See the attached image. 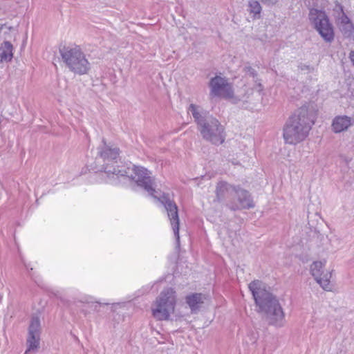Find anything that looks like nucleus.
<instances>
[{"instance_id":"nucleus-24","label":"nucleus","mask_w":354,"mask_h":354,"mask_svg":"<svg viewBox=\"0 0 354 354\" xmlns=\"http://www.w3.org/2000/svg\"><path fill=\"white\" fill-rule=\"evenodd\" d=\"M350 28L347 25L343 24L342 25V31L345 34L348 35V33L349 32Z\"/></svg>"},{"instance_id":"nucleus-23","label":"nucleus","mask_w":354,"mask_h":354,"mask_svg":"<svg viewBox=\"0 0 354 354\" xmlns=\"http://www.w3.org/2000/svg\"><path fill=\"white\" fill-rule=\"evenodd\" d=\"M349 32L348 33V37H354V24L352 23L349 25Z\"/></svg>"},{"instance_id":"nucleus-5","label":"nucleus","mask_w":354,"mask_h":354,"mask_svg":"<svg viewBox=\"0 0 354 354\" xmlns=\"http://www.w3.org/2000/svg\"><path fill=\"white\" fill-rule=\"evenodd\" d=\"M189 110L192 112L197 124L201 126L200 131L203 138L214 145H221L224 142V128L217 119L212 118L209 122L202 123V116L198 107L194 104H191Z\"/></svg>"},{"instance_id":"nucleus-3","label":"nucleus","mask_w":354,"mask_h":354,"mask_svg":"<svg viewBox=\"0 0 354 354\" xmlns=\"http://www.w3.org/2000/svg\"><path fill=\"white\" fill-rule=\"evenodd\" d=\"M314 119L308 115L306 108L301 107L290 118L283 129V138L289 144H297L308 135Z\"/></svg>"},{"instance_id":"nucleus-21","label":"nucleus","mask_w":354,"mask_h":354,"mask_svg":"<svg viewBox=\"0 0 354 354\" xmlns=\"http://www.w3.org/2000/svg\"><path fill=\"white\" fill-rule=\"evenodd\" d=\"M264 5L267 6H272L279 1V0H260Z\"/></svg>"},{"instance_id":"nucleus-4","label":"nucleus","mask_w":354,"mask_h":354,"mask_svg":"<svg viewBox=\"0 0 354 354\" xmlns=\"http://www.w3.org/2000/svg\"><path fill=\"white\" fill-rule=\"evenodd\" d=\"M59 53L64 63L74 73L84 75L90 70V63L80 46H64L59 48Z\"/></svg>"},{"instance_id":"nucleus-20","label":"nucleus","mask_w":354,"mask_h":354,"mask_svg":"<svg viewBox=\"0 0 354 354\" xmlns=\"http://www.w3.org/2000/svg\"><path fill=\"white\" fill-rule=\"evenodd\" d=\"M335 11L337 12H340L341 14H343V12H345L344 6L338 1H336V3H335Z\"/></svg>"},{"instance_id":"nucleus-6","label":"nucleus","mask_w":354,"mask_h":354,"mask_svg":"<svg viewBox=\"0 0 354 354\" xmlns=\"http://www.w3.org/2000/svg\"><path fill=\"white\" fill-rule=\"evenodd\" d=\"M308 19L313 28L325 42L333 41L335 36V28L324 10L310 9Z\"/></svg>"},{"instance_id":"nucleus-7","label":"nucleus","mask_w":354,"mask_h":354,"mask_svg":"<svg viewBox=\"0 0 354 354\" xmlns=\"http://www.w3.org/2000/svg\"><path fill=\"white\" fill-rule=\"evenodd\" d=\"M176 301V291L173 288L164 290L151 307L153 317L157 320H168L175 312Z\"/></svg>"},{"instance_id":"nucleus-22","label":"nucleus","mask_w":354,"mask_h":354,"mask_svg":"<svg viewBox=\"0 0 354 354\" xmlns=\"http://www.w3.org/2000/svg\"><path fill=\"white\" fill-rule=\"evenodd\" d=\"M227 91L228 90H218V89L212 90V91L211 93V95L212 96L224 95H225V92Z\"/></svg>"},{"instance_id":"nucleus-10","label":"nucleus","mask_w":354,"mask_h":354,"mask_svg":"<svg viewBox=\"0 0 354 354\" xmlns=\"http://www.w3.org/2000/svg\"><path fill=\"white\" fill-rule=\"evenodd\" d=\"M206 297L201 293H192L185 297V301L192 312L198 310L204 303Z\"/></svg>"},{"instance_id":"nucleus-8","label":"nucleus","mask_w":354,"mask_h":354,"mask_svg":"<svg viewBox=\"0 0 354 354\" xmlns=\"http://www.w3.org/2000/svg\"><path fill=\"white\" fill-rule=\"evenodd\" d=\"M324 263L322 261H315L311 266V272L315 278L317 282L325 290L330 291L332 289L330 284L331 273L328 271L322 270Z\"/></svg>"},{"instance_id":"nucleus-17","label":"nucleus","mask_w":354,"mask_h":354,"mask_svg":"<svg viewBox=\"0 0 354 354\" xmlns=\"http://www.w3.org/2000/svg\"><path fill=\"white\" fill-rule=\"evenodd\" d=\"M243 71L245 74L252 78H255L258 75V72L253 68L249 64L245 65L243 68Z\"/></svg>"},{"instance_id":"nucleus-18","label":"nucleus","mask_w":354,"mask_h":354,"mask_svg":"<svg viewBox=\"0 0 354 354\" xmlns=\"http://www.w3.org/2000/svg\"><path fill=\"white\" fill-rule=\"evenodd\" d=\"M339 22L341 25L345 24L348 26H349V25L353 23L346 12H343V14H342L341 17H339Z\"/></svg>"},{"instance_id":"nucleus-12","label":"nucleus","mask_w":354,"mask_h":354,"mask_svg":"<svg viewBox=\"0 0 354 354\" xmlns=\"http://www.w3.org/2000/svg\"><path fill=\"white\" fill-rule=\"evenodd\" d=\"M209 88H232V86L227 78L216 75L209 80Z\"/></svg>"},{"instance_id":"nucleus-16","label":"nucleus","mask_w":354,"mask_h":354,"mask_svg":"<svg viewBox=\"0 0 354 354\" xmlns=\"http://www.w3.org/2000/svg\"><path fill=\"white\" fill-rule=\"evenodd\" d=\"M119 155V150L118 149H109L106 151H104L102 153V156H103L104 158L109 159V158L112 159L116 158Z\"/></svg>"},{"instance_id":"nucleus-25","label":"nucleus","mask_w":354,"mask_h":354,"mask_svg":"<svg viewBox=\"0 0 354 354\" xmlns=\"http://www.w3.org/2000/svg\"><path fill=\"white\" fill-rule=\"evenodd\" d=\"M348 57L351 62H352L353 65L354 66V50L350 52Z\"/></svg>"},{"instance_id":"nucleus-1","label":"nucleus","mask_w":354,"mask_h":354,"mask_svg":"<svg viewBox=\"0 0 354 354\" xmlns=\"http://www.w3.org/2000/svg\"><path fill=\"white\" fill-rule=\"evenodd\" d=\"M134 175L131 178L136 181L139 186L144 189L153 197L158 198L165 206L167 215L170 221L176 239H179V217L178 207L173 200H171L168 195L163 194L160 197L158 196V191L153 188V180L151 179V173L142 167L133 166L131 169Z\"/></svg>"},{"instance_id":"nucleus-15","label":"nucleus","mask_w":354,"mask_h":354,"mask_svg":"<svg viewBox=\"0 0 354 354\" xmlns=\"http://www.w3.org/2000/svg\"><path fill=\"white\" fill-rule=\"evenodd\" d=\"M40 323L37 317H33L29 326V335H39Z\"/></svg>"},{"instance_id":"nucleus-19","label":"nucleus","mask_w":354,"mask_h":354,"mask_svg":"<svg viewBox=\"0 0 354 354\" xmlns=\"http://www.w3.org/2000/svg\"><path fill=\"white\" fill-rule=\"evenodd\" d=\"M227 189V185L226 183L221 182L218 184L217 188H216V193L217 195L219 196L221 192H223L224 190H226Z\"/></svg>"},{"instance_id":"nucleus-2","label":"nucleus","mask_w":354,"mask_h":354,"mask_svg":"<svg viewBox=\"0 0 354 354\" xmlns=\"http://www.w3.org/2000/svg\"><path fill=\"white\" fill-rule=\"evenodd\" d=\"M259 312H264L270 316L274 323L281 321L284 317L283 310L278 301L265 288L259 280H254L249 284Z\"/></svg>"},{"instance_id":"nucleus-11","label":"nucleus","mask_w":354,"mask_h":354,"mask_svg":"<svg viewBox=\"0 0 354 354\" xmlns=\"http://www.w3.org/2000/svg\"><path fill=\"white\" fill-rule=\"evenodd\" d=\"M351 118L347 116H337L333 122L332 129L335 133L346 130L351 125Z\"/></svg>"},{"instance_id":"nucleus-14","label":"nucleus","mask_w":354,"mask_h":354,"mask_svg":"<svg viewBox=\"0 0 354 354\" xmlns=\"http://www.w3.org/2000/svg\"><path fill=\"white\" fill-rule=\"evenodd\" d=\"M39 335H29L28 338V349L26 353L30 351H35L39 347Z\"/></svg>"},{"instance_id":"nucleus-13","label":"nucleus","mask_w":354,"mask_h":354,"mask_svg":"<svg viewBox=\"0 0 354 354\" xmlns=\"http://www.w3.org/2000/svg\"><path fill=\"white\" fill-rule=\"evenodd\" d=\"M247 10L253 20L260 19L262 17V7L257 0H250L248 1Z\"/></svg>"},{"instance_id":"nucleus-9","label":"nucleus","mask_w":354,"mask_h":354,"mask_svg":"<svg viewBox=\"0 0 354 354\" xmlns=\"http://www.w3.org/2000/svg\"><path fill=\"white\" fill-rule=\"evenodd\" d=\"M14 47L9 41H4L0 46V64L8 63L12 60Z\"/></svg>"}]
</instances>
